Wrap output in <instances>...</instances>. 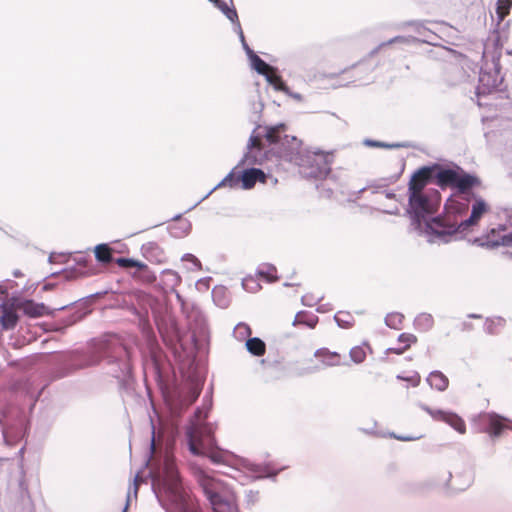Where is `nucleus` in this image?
Returning <instances> with one entry per match:
<instances>
[{"label":"nucleus","instance_id":"e433bc0d","mask_svg":"<svg viewBox=\"0 0 512 512\" xmlns=\"http://www.w3.org/2000/svg\"><path fill=\"white\" fill-rule=\"evenodd\" d=\"M251 333L252 331L250 326L243 322L238 323L233 331L234 337L239 341H243L247 337L250 338Z\"/></svg>","mask_w":512,"mask_h":512},{"label":"nucleus","instance_id":"49530a36","mask_svg":"<svg viewBox=\"0 0 512 512\" xmlns=\"http://www.w3.org/2000/svg\"><path fill=\"white\" fill-rule=\"evenodd\" d=\"M282 92L285 93L287 96L293 98L297 102L303 101V96L300 93L291 91V89L288 86H283Z\"/></svg>","mask_w":512,"mask_h":512},{"label":"nucleus","instance_id":"6e6d98bb","mask_svg":"<svg viewBox=\"0 0 512 512\" xmlns=\"http://www.w3.org/2000/svg\"><path fill=\"white\" fill-rule=\"evenodd\" d=\"M473 329V325L470 322H463L462 324V330L464 331H470Z\"/></svg>","mask_w":512,"mask_h":512},{"label":"nucleus","instance_id":"4468645a","mask_svg":"<svg viewBox=\"0 0 512 512\" xmlns=\"http://www.w3.org/2000/svg\"><path fill=\"white\" fill-rule=\"evenodd\" d=\"M241 188L248 190L254 187L256 182L265 183L266 175L259 168H247L239 171Z\"/></svg>","mask_w":512,"mask_h":512},{"label":"nucleus","instance_id":"dca6fc26","mask_svg":"<svg viewBox=\"0 0 512 512\" xmlns=\"http://www.w3.org/2000/svg\"><path fill=\"white\" fill-rule=\"evenodd\" d=\"M241 186L240 184V176H239V172H235V169H233L228 175H226L222 180L221 182H219L210 192H208L207 194L205 195H202L200 197V199L194 203V208L199 204L201 203L205 198H207L210 193L219 188V187H230V188H235V187H238V186Z\"/></svg>","mask_w":512,"mask_h":512},{"label":"nucleus","instance_id":"f704fd0d","mask_svg":"<svg viewBox=\"0 0 512 512\" xmlns=\"http://www.w3.org/2000/svg\"><path fill=\"white\" fill-rule=\"evenodd\" d=\"M512 3L510 0H498L496 3V14L499 21H503L504 18L510 13Z\"/></svg>","mask_w":512,"mask_h":512},{"label":"nucleus","instance_id":"a878e982","mask_svg":"<svg viewBox=\"0 0 512 512\" xmlns=\"http://www.w3.org/2000/svg\"><path fill=\"white\" fill-rule=\"evenodd\" d=\"M211 297L216 306L220 308L228 307L229 299L227 296V290L224 287H214L211 291Z\"/></svg>","mask_w":512,"mask_h":512},{"label":"nucleus","instance_id":"f257e3e1","mask_svg":"<svg viewBox=\"0 0 512 512\" xmlns=\"http://www.w3.org/2000/svg\"><path fill=\"white\" fill-rule=\"evenodd\" d=\"M407 214L411 226L419 234L424 235L429 243H449L453 237H462L476 226L482 216L488 211V205L482 198L475 199L469 217L467 200L465 202L449 201L444 207V213L433 216L441 203L440 193L408 192Z\"/></svg>","mask_w":512,"mask_h":512},{"label":"nucleus","instance_id":"774afa93","mask_svg":"<svg viewBox=\"0 0 512 512\" xmlns=\"http://www.w3.org/2000/svg\"><path fill=\"white\" fill-rule=\"evenodd\" d=\"M508 55H512V50H507Z\"/></svg>","mask_w":512,"mask_h":512},{"label":"nucleus","instance_id":"58836bf2","mask_svg":"<svg viewBox=\"0 0 512 512\" xmlns=\"http://www.w3.org/2000/svg\"><path fill=\"white\" fill-rule=\"evenodd\" d=\"M349 356L354 363L360 364L365 360L366 353L362 347L355 346L350 350Z\"/></svg>","mask_w":512,"mask_h":512},{"label":"nucleus","instance_id":"393cba45","mask_svg":"<svg viewBox=\"0 0 512 512\" xmlns=\"http://www.w3.org/2000/svg\"><path fill=\"white\" fill-rule=\"evenodd\" d=\"M277 269L274 265L263 263L257 268V275L264 278L267 282L272 283L278 280Z\"/></svg>","mask_w":512,"mask_h":512},{"label":"nucleus","instance_id":"9b49d317","mask_svg":"<svg viewBox=\"0 0 512 512\" xmlns=\"http://www.w3.org/2000/svg\"><path fill=\"white\" fill-rule=\"evenodd\" d=\"M504 418L496 413H482L479 415V422L482 429L491 437H497L501 434L504 425Z\"/></svg>","mask_w":512,"mask_h":512},{"label":"nucleus","instance_id":"9d476101","mask_svg":"<svg viewBox=\"0 0 512 512\" xmlns=\"http://www.w3.org/2000/svg\"><path fill=\"white\" fill-rule=\"evenodd\" d=\"M433 164L415 171L408 184V192H423L424 187L434 181Z\"/></svg>","mask_w":512,"mask_h":512},{"label":"nucleus","instance_id":"09e8293b","mask_svg":"<svg viewBox=\"0 0 512 512\" xmlns=\"http://www.w3.org/2000/svg\"><path fill=\"white\" fill-rule=\"evenodd\" d=\"M187 447L192 452V426L186 428Z\"/></svg>","mask_w":512,"mask_h":512},{"label":"nucleus","instance_id":"c85d7f7f","mask_svg":"<svg viewBox=\"0 0 512 512\" xmlns=\"http://www.w3.org/2000/svg\"><path fill=\"white\" fill-rule=\"evenodd\" d=\"M506 320L501 317L486 318L484 323V331L489 335L498 334V327H504Z\"/></svg>","mask_w":512,"mask_h":512},{"label":"nucleus","instance_id":"5fc2aeb1","mask_svg":"<svg viewBox=\"0 0 512 512\" xmlns=\"http://www.w3.org/2000/svg\"><path fill=\"white\" fill-rule=\"evenodd\" d=\"M405 350H406L405 347H402V348H389V351H391L392 353L398 354V355L404 353Z\"/></svg>","mask_w":512,"mask_h":512},{"label":"nucleus","instance_id":"0eeeda50","mask_svg":"<svg viewBox=\"0 0 512 512\" xmlns=\"http://www.w3.org/2000/svg\"><path fill=\"white\" fill-rule=\"evenodd\" d=\"M163 484L172 512H192L188 495L183 491L174 458L167 454L163 465Z\"/></svg>","mask_w":512,"mask_h":512},{"label":"nucleus","instance_id":"f3484780","mask_svg":"<svg viewBox=\"0 0 512 512\" xmlns=\"http://www.w3.org/2000/svg\"><path fill=\"white\" fill-rule=\"evenodd\" d=\"M18 307L29 317H41L47 313V308L42 303H35L32 300H25L21 302Z\"/></svg>","mask_w":512,"mask_h":512},{"label":"nucleus","instance_id":"a211bd4d","mask_svg":"<svg viewBox=\"0 0 512 512\" xmlns=\"http://www.w3.org/2000/svg\"><path fill=\"white\" fill-rule=\"evenodd\" d=\"M18 322V315L13 306L4 305L2 315L0 317V324L2 329L10 330L13 329Z\"/></svg>","mask_w":512,"mask_h":512},{"label":"nucleus","instance_id":"c9c22d12","mask_svg":"<svg viewBox=\"0 0 512 512\" xmlns=\"http://www.w3.org/2000/svg\"><path fill=\"white\" fill-rule=\"evenodd\" d=\"M334 320L340 328H349L353 324V316L349 312H338L334 315Z\"/></svg>","mask_w":512,"mask_h":512},{"label":"nucleus","instance_id":"473e14b6","mask_svg":"<svg viewBox=\"0 0 512 512\" xmlns=\"http://www.w3.org/2000/svg\"><path fill=\"white\" fill-rule=\"evenodd\" d=\"M404 316L398 312L388 313L385 317V324L392 329L399 330L403 322Z\"/></svg>","mask_w":512,"mask_h":512},{"label":"nucleus","instance_id":"3c124183","mask_svg":"<svg viewBox=\"0 0 512 512\" xmlns=\"http://www.w3.org/2000/svg\"><path fill=\"white\" fill-rule=\"evenodd\" d=\"M393 437L398 440H401V441H413V440H417L419 438V437H413V436H397L395 434H393Z\"/></svg>","mask_w":512,"mask_h":512},{"label":"nucleus","instance_id":"f03ea898","mask_svg":"<svg viewBox=\"0 0 512 512\" xmlns=\"http://www.w3.org/2000/svg\"><path fill=\"white\" fill-rule=\"evenodd\" d=\"M287 132L288 127L284 123L264 127L258 125L249 137L248 151L243 161L248 164H261L263 157L267 158L270 153L276 158L297 165L302 177L322 180L317 188L327 190V196L330 197L335 188L329 184L334 181L329 156L320 151H304L301 140Z\"/></svg>","mask_w":512,"mask_h":512},{"label":"nucleus","instance_id":"6ab92c4d","mask_svg":"<svg viewBox=\"0 0 512 512\" xmlns=\"http://www.w3.org/2000/svg\"><path fill=\"white\" fill-rule=\"evenodd\" d=\"M474 243H477L479 246L487 247V248H494L498 246H506L510 247L512 246V233L504 234L502 236H499L497 239H489L482 240L480 238H476L474 240Z\"/></svg>","mask_w":512,"mask_h":512},{"label":"nucleus","instance_id":"e2e57ef3","mask_svg":"<svg viewBox=\"0 0 512 512\" xmlns=\"http://www.w3.org/2000/svg\"><path fill=\"white\" fill-rule=\"evenodd\" d=\"M326 311H327V308L325 307V305L319 306L317 308V312H319V313H324Z\"/></svg>","mask_w":512,"mask_h":512},{"label":"nucleus","instance_id":"8fccbe9b","mask_svg":"<svg viewBox=\"0 0 512 512\" xmlns=\"http://www.w3.org/2000/svg\"><path fill=\"white\" fill-rule=\"evenodd\" d=\"M142 481V478L139 474H137L133 480V490H134V495L135 497H137V493H138V489H139V485Z\"/></svg>","mask_w":512,"mask_h":512},{"label":"nucleus","instance_id":"aec40b11","mask_svg":"<svg viewBox=\"0 0 512 512\" xmlns=\"http://www.w3.org/2000/svg\"><path fill=\"white\" fill-rule=\"evenodd\" d=\"M426 381L430 385L431 388L436 389L438 391H445L448 388L449 380L448 378L438 370L432 371Z\"/></svg>","mask_w":512,"mask_h":512},{"label":"nucleus","instance_id":"69168bd1","mask_svg":"<svg viewBox=\"0 0 512 512\" xmlns=\"http://www.w3.org/2000/svg\"><path fill=\"white\" fill-rule=\"evenodd\" d=\"M349 72V69H344L341 74H347Z\"/></svg>","mask_w":512,"mask_h":512},{"label":"nucleus","instance_id":"680f3d73","mask_svg":"<svg viewBox=\"0 0 512 512\" xmlns=\"http://www.w3.org/2000/svg\"><path fill=\"white\" fill-rule=\"evenodd\" d=\"M13 275H14V277H17V278H18V277H23V276H24V275H23V273H22L20 270H15V271L13 272Z\"/></svg>","mask_w":512,"mask_h":512},{"label":"nucleus","instance_id":"72a5a7b5","mask_svg":"<svg viewBox=\"0 0 512 512\" xmlns=\"http://www.w3.org/2000/svg\"><path fill=\"white\" fill-rule=\"evenodd\" d=\"M266 79V81L273 86V88L277 91L282 92V87L287 86V84L283 81L281 76H279L276 73H272V70H268L266 75H263Z\"/></svg>","mask_w":512,"mask_h":512},{"label":"nucleus","instance_id":"79ce46f5","mask_svg":"<svg viewBox=\"0 0 512 512\" xmlns=\"http://www.w3.org/2000/svg\"><path fill=\"white\" fill-rule=\"evenodd\" d=\"M398 341L404 343V347L408 349L411 344L417 342V337L410 333H402L398 336Z\"/></svg>","mask_w":512,"mask_h":512},{"label":"nucleus","instance_id":"412c9836","mask_svg":"<svg viewBox=\"0 0 512 512\" xmlns=\"http://www.w3.org/2000/svg\"><path fill=\"white\" fill-rule=\"evenodd\" d=\"M318 321H319V318L315 314L307 312V311H299L296 314V316L292 322V325L293 326L305 325V326L313 329L316 327Z\"/></svg>","mask_w":512,"mask_h":512},{"label":"nucleus","instance_id":"de8ad7c7","mask_svg":"<svg viewBox=\"0 0 512 512\" xmlns=\"http://www.w3.org/2000/svg\"><path fill=\"white\" fill-rule=\"evenodd\" d=\"M236 28H237V32L239 34V38H240V41L242 43V47L243 49H246V46H249L247 44V42L245 41V37H244V34H243V31H242V28H241V25H240V22L235 24Z\"/></svg>","mask_w":512,"mask_h":512},{"label":"nucleus","instance_id":"c756f323","mask_svg":"<svg viewBox=\"0 0 512 512\" xmlns=\"http://www.w3.org/2000/svg\"><path fill=\"white\" fill-rule=\"evenodd\" d=\"M95 257L101 263L112 261V249L106 244H99L95 247Z\"/></svg>","mask_w":512,"mask_h":512},{"label":"nucleus","instance_id":"37998d69","mask_svg":"<svg viewBox=\"0 0 512 512\" xmlns=\"http://www.w3.org/2000/svg\"><path fill=\"white\" fill-rule=\"evenodd\" d=\"M416 40H417V38L413 37V36H396L394 38H391L386 43H382V46L388 45V44H393V43H398V42L410 44V43H415Z\"/></svg>","mask_w":512,"mask_h":512},{"label":"nucleus","instance_id":"0e129e2a","mask_svg":"<svg viewBox=\"0 0 512 512\" xmlns=\"http://www.w3.org/2000/svg\"><path fill=\"white\" fill-rule=\"evenodd\" d=\"M451 478H452V473H451V472H448L447 483L451 480Z\"/></svg>","mask_w":512,"mask_h":512},{"label":"nucleus","instance_id":"13d9d810","mask_svg":"<svg viewBox=\"0 0 512 512\" xmlns=\"http://www.w3.org/2000/svg\"><path fill=\"white\" fill-rule=\"evenodd\" d=\"M385 197L388 199H394L396 197V195L392 191H385Z\"/></svg>","mask_w":512,"mask_h":512},{"label":"nucleus","instance_id":"39448f33","mask_svg":"<svg viewBox=\"0 0 512 512\" xmlns=\"http://www.w3.org/2000/svg\"><path fill=\"white\" fill-rule=\"evenodd\" d=\"M194 480H196L203 495L213 512H239L232 501L231 491L226 483L204 473L194 462ZM194 512H199L194 503Z\"/></svg>","mask_w":512,"mask_h":512},{"label":"nucleus","instance_id":"338daca9","mask_svg":"<svg viewBox=\"0 0 512 512\" xmlns=\"http://www.w3.org/2000/svg\"><path fill=\"white\" fill-rule=\"evenodd\" d=\"M335 76H336V74H333V73H332V74L327 75V77H329V78H334Z\"/></svg>","mask_w":512,"mask_h":512},{"label":"nucleus","instance_id":"6e6552de","mask_svg":"<svg viewBox=\"0 0 512 512\" xmlns=\"http://www.w3.org/2000/svg\"><path fill=\"white\" fill-rule=\"evenodd\" d=\"M481 183L480 179L472 174L467 173L461 167H458L457 176L453 188L458 192V199L455 201L465 202L467 199V205L469 206V191L479 186Z\"/></svg>","mask_w":512,"mask_h":512},{"label":"nucleus","instance_id":"1a4fd4ad","mask_svg":"<svg viewBox=\"0 0 512 512\" xmlns=\"http://www.w3.org/2000/svg\"><path fill=\"white\" fill-rule=\"evenodd\" d=\"M420 408L427 412L434 420L442 421L450 425L459 433H465L466 425L464 420L454 412L444 411L441 409H432L426 404H419Z\"/></svg>","mask_w":512,"mask_h":512},{"label":"nucleus","instance_id":"4c0bfd02","mask_svg":"<svg viewBox=\"0 0 512 512\" xmlns=\"http://www.w3.org/2000/svg\"><path fill=\"white\" fill-rule=\"evenodd\" d=\"M242 287L245 291L250 293H256L261 289V285L252 276L245 277L242 280Z\"/></svg>","mask_w":512,"mask_h":512},{"label":"nucleus","instance_id":"f8f14e48","mask_svg":"<svg viewBox=\"0 0 512 512\" xmlns=\"http://www.w3.org/2000/svg\"><path fill=\"white\" fill-rule=\"evenodd\" d=\"M459 166H455L454 168H445L440 164H433V172H434V181L441 188H445L450 186L453 188L457 170Z\"/></svg>","mask_w":512,"mask_h":512},{"label":"nucleus","instance_id":"20e7f679","mask_svg":"<svg viewBox=\"0 0 512 512\" xmlns=\"http://www.w3.org/2000/svg\"><path fill=\"white\" fill-rule=\"evenodd\" d=\"M502 47L503 42L498 32L494 33L485 43L483 51L484 64L481 67L479 83L475 91L476 97L478 98V106L484 105L479 100L481 96L502 90L501 86L504 81L500 64Z\"/></svg>","mask_w":512,"mask_h":512},{"label":"nucleus","instance_id":"2eb2a0df","mask_svg":"<svg viewBox=\"0 0 512 512\" xmlns=\"http://www.w3.org/2000/svg\"><path fill=\"white\" fill-rule=\"evenodd\" d=\"M409 26H412L414 31L421 37L417 38L416 42L427 43L430 45H436V41L438 40V35L427 28L424 22L421 21H410L406 23Z\"/></svg>","mask_w":512,"mask_h":512},{"label":"nucleus","instance_id":"864d4df0","mask_svg":"<svg viewBox=\"0 0 512 512\" xmlns=\"http://www.w3.org/2000/svg\"><path fill=\"white\" fill-rule=\"evenodd\" d=\"M249 61L253 59L254 56H257V54L249 47L246 46V49H244Z\"/></svg>","mask_w":512,"mask_h":512},{"label":"nucleus","instance_id":"052dcab7","mask_svg":"<svg viewBox=\"0 0 512 512\" xmlns=\"http://www.w3.org/2000/svg\"><path fill=\"white\" fill-rule=\"evenodd\" d=\"M347 83H349V81H346V82L339 81V82L333 84V87L336 88V87L345 86Z\"/></svg>","mask_w":512,"mask_h":512},{"label":"nucleus","instance_id":"a19ab883","mask_svg":"<svg viewBox=\"0 0 512 512\" xmlns=\"http://www.w3.org/2000/svg\"><path fill=\"white\" fill-rule=\"evenodd\" d=\"M212 278L211 277H203L200 279H197L194 283V287L201 292H208L210 289Z\"/></svg>","mask_w":512,"mask_h":512},{"label":"nucleus","instance_id":"b1692460","mask_svg":"<svg viewBox=\"0 0 512 512\" xmlns=\"http://www.w3.org/2000/svg\"><path fill=\"white\" fill-rule=\"evenodd\" d=\"M434 319L429 313H420L414 319V327L421 332H427L433 328Z\"/></svg>","mask_w":512,"mask_h":512},{"label":"nucleus","instance_id":"a18cd8bd","mask_svg":"<svg viewBox=\"0 0 512 512\" xmlns=\"http://www.w3.org/2000/svg\"><path fill=\"white\" fill-rule=\"evenodd\" d=\"M396 378L398 380H403V381H407L408 383H410L413 387H417L420 383V375L415 372L412 376H408V377H405V376H402V375H397Z\"/></svg>","mask_w":512,"mask_h":512},{"label":"nucleus","instance_id":"7ed1b4c3","mask_svg":"<svg viewBox=\"0 0 512 512\" xmlns=\"http://www.w3.org/2000/svg\"><path fill=\"white\" fill-rule=\"evenodd\" d=\"M212 408L211 390L204 396L202 407L194 409V456L208 458L212 463L224 461V451L217 445L214 426L205 419Z\"/></svg>","mask_w":512,"mask_h":512},{"label":"nucleus","instance_id":"cd10ccee","mask_svg":"<svg viewBox=\"0 0 512 512\" xmlns=\"http://www.w3.org/2000/svg\"><path fill=\"white\" fill-rule=\"evenodd\" d=\"M116 263L123 268L137 267L140 270L143 269L144 272H147V275L145 276L147 281L154 279L153 275H151V273L147 270V266L134 259L121 257L116 259Z\"/></svg>","mask_w":512,"mask_h":512},{"label":"nucleus","instance_id":"bb28decb","mask_svg":"<svg viewBox=\"0 0 512 512\" xmlns=\"http://www.w3.org/2000/svg\"><path fill=\"white\" fill-rule=\"evenodd\" d=\"M213 4L231 21V23L234 25L239 23L237 11L233 6L230 7L223 0H216Z\"/></svg>","mask_w":512,"mask_h":512},{"label":"nucleus","instance_id":"5701e85b","mask_svg":"<svg viewBox=\"0 0 512 512\" xmlns=\"http://www.w3.org/2000/svg\"><path fill=\"white\" fill-rule=\"evenodd\" d=\"M315 356L320 358L326 366L340 365V355L337 352H331L326 348H320L315 352Z\"/></svg>","mask_w":512,"mask_h":512},{"label":"nucleus","instance_id":"2f4dec72","mask_svg":"<svg viewBox=\"0 0 512 512\" xmlns=\"http://www.w3.org/2000/svg\"><path fill=\"white\" fill-rule=\"evenodd\" d=\"M364 144L369 147H377V148H385V149H398V148H406L407 144L404 143H387L382 141H376L371 139H365Z\"/></svg>","mask_w":512,"mask_h":512},{"label":"nucleus","instance_id":"ddd939ff","mask_svg":"<svg viewBox=\"0 0 512 512\" xmlns=\"http://www.w3.org/2000/svg\"><path fill=\"white\" fill-rule=\"evenodd\" d=\"M243 466L246 469L248 473H250V476L254 479H262V478H271L275 479L278 473L281 471L274 470L270 466V464H257L253 463L249 460L243 461Z\"/></svg>","mask_w":512,"mask_h":512},{"label":"nucleus","instance_id":"ea45409f","mask_svg":"<svg viewBox=\"0 0 512 512\" xmlns=\"http://www.w3.org/2000/svg\"><path fill=\"white\" fill-rule=\"evenodd\" d=\"M264 104L259 97L251 102L252 116L251 120L256 122L263 111Z\"/></svg>","mask_w":512,"mask_h":512},{"label":"nucleus","instance_id":"423d86ee","mask_svg":"<svg viewBox=\"0 0 512 512\" xmlns=\"http://www.w3.org/2000/svg\"><path fill=\"white\" fill-rule=\"evenodd\" d=\"M210 329L205 315L194 306V401L201 392L204 382L200 370L205 366L210 349Z\"/></svg>","mask_w":512,"mask_h":512},{"label":"nucleus","instance_id":"603ef678","mask_svg":"<svg viewBox=\"0 0 512 512\" xmlns=\"http://www.w3.org/2000/svg\"><path fill=\"white\" fill-rule=\"evenodd\" d=\"M382 212L389 215H398L399 208L397 206H394L393 208H390L388 210H382Z\"/></svg>","mask_w":512,"mask_h":512},{"label":"nucleus","instance_id":"4d7b16f0","mask_svg":"<svg viewBox=\"0 0 512 512\" xmlns=\"http://www.w3.org/2000/svg\"><path fill=\"white\" fill-rule=\"evenodd\" d=\"M193 264H194V270L196 268L200 269L201 268V262L199 261V259L197 257L194 256V261H193Z\"/></svg>","mask_w":512,"mask_h":512},{"label":"nucleus","instance_id":"c03bdc74","mask_svg":"<svg viewBox=\"0 0 512 512\" xmlns=\"http://www.w3.org/2000/svg\"><path fill=\"white\" fill-rule=\"evenodd\" d=\"M323 297H316L313 294H305L301 298V302L304 306L313 307L316 305Z\"/></svg>","mask_w":512,"mask_h":512},{"label":"nucleus","instance_id":"7c9ffc66","mask_svg":"<svg viewBox=\"0 0 512 512\" xmlns=\"http://www.w3.org/2000/svg\"><path fill=\"white\" fill-rule=\"evenodd\" d=\"M250 65L260 75H266L268 70H274L272 66L262 60L258 55L250 60Z\"/></svg>","mask_w":512,"mask_h":512},{"label":"nucleus","instance_id":"4be33fe9","mask_svg":"<svg viewBox=\"0 0 512 512\" xmlns=\"http://www.w3.org/2000/svg\"><path fill=\"white\" fill-rule=\"evenodd\" d=\"M247 351L254 356H263L266 352V344L259 337H250L246 340Z\"/></svg>","mask_w":512,"mask_h":512},{"label":"nucleus","instance_id":"bf43d9fd","mask_svg":"<svg viewBox=\"0 0 512 512\" xmlns=\"http://www.w3.org/2000/svg\"><path fill=\"white\" fill-rule=\"evenodd\" d=\"M468 318L470 319H481L482 316L480 314H476V313H470L467 315Z\"/></svg>","mask_w":512,"mask_h":512}]
</instances>
